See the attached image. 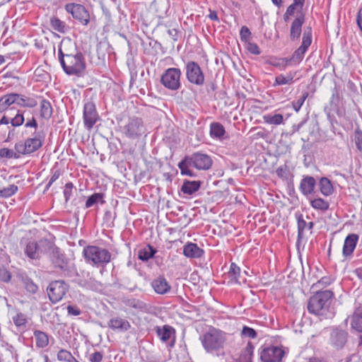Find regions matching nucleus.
<instances>
[{"label": "nucleus", "instance_id": "1", "mask_svg": "<svg viewBox=\"0 0 362 362\" xmlns=\"http://www.w3.org/2000/svg\"><path fill=\"white\" fill-rule=\"evenodd\" d=\"M58 58L66 74L77 77L83 74L86 67L85 59L70 39L61 42L58 47Z\"/></svg>", "mask_w": 362, "mask_h": 362}, {"label": "nucleus", "instance_id": "2", "mask_svg": "<svg viewBox=\"0 0 362 362\" xmlns=\"http://www.w3.org/2000/svg\"><path fill=\"white\" fill-rule=\"evenodd\" d=\"M332 291L325 290L317 292L312 296L308 303V310L309 313L318 316L320 319H326L333 315L330 308Z\"/></svg>", "mask_w": 362, "mask_h": 362}, {"label": "nucleus", "instance_id": "3", "mask_svg": "<svg viewBox=\"0 0 362 362\" xmlns=\"http://www.w3.org/2000/svg\"><path fill=\"white\" fill-rule=\"evenodd\" d=\"M226 340V333L214 327L210 328L200 337L202 345L206 352L216 356L224 355Z\"/></svg>", "mask_w": 362, "mask_h": 362}, {"label": "nucleus", "instance_id": "4", "mask_svg": "<svg viewBox=\"0 0 362 362\" xmlns=\"http://www.w3.org/2000/svg\"><path fill=\"white\" fill-rule=\"evenodd\" d=\"M83 256L87 264L95 267H105L111 261V253L107 249L95 245H88L83 248Z\"/></svg>", "mask_w": 362, "mask_h": 362}, {"label": "nucleus", "instance_id": "5", "mask_svg": "<svg viewBox=\"0 0 362 362\" xmlns=\"http://www.w3.org/2000/svg\"><path fill=\"white\" fill-rule=\"evenodd\" d=\"M181 71L178 68H168L160 77L161 84L170 90H177L181 87Z\"/></svg>", "mask_w": 362, "mask_h": 362}, {"label": "nucleus", "instance_id": "6", "mask_svg": "<svg viewBox=\"0 0 362 362\" xmlns=\"http://www.w3.org/2000/svg\"><path fill=\"white\" fill-rule=\"evenodd\" d=\"M69 286L64 281H54L47 287V294L49 300L56 303L60 301L68 291Z\"/></svg>", "mask_w": 362, "mask_h": 362}, {"label": "nucleus", "instance_id": "7", "mask_svg": "<svg viewBox=\"0 0 362 362\" xmlns=\"http://www.w3.org/2000/svg\"><path fill=\"white\" fill-rule=\"evenodd\" d=\"M123 134L129 139H136L144 133V127L141 119L131 118L122 129Z\"/></svg>", "mask_w": 362, "mask_h": 362}, {"label": "nucleus", "instance_id": "8", "mask_svg": "<svg viewBox=\"0 0 362 362\" xmlns=\"http://www.w3.org/2000/svg\"><path fill=\"white\" fill-rule=\"evenodd\" d=\"M186 76L194 84L200 86L204 82V76L199 64L194 62H188L186 64Z\"/></svg>", "mask_w": 362, "mask_h": 362}, {"label": "nucleus", "instance_id": "9", "mask_svg": "<svg viewBox=\"0 0 362 362\" xmlns=\"http://www.w3.org/2000/svg\"><path fill=\"white\" fill-rule=\"evenodd\" d=\"M65 9L83 25H86L90 22L89 13L83 6L78 4H67Z\"/></svg>", "mask_w": 362, "mask_h": 362}, {"label": "nucleus", "instance_id": "10", "mask_svg": "<svg viewBox=\"0 0 362 362\" xmlns=\"http://www.w3.org/2000/svg\"><path fill=\"white\" fill-rule=\"evenodd\" d=\"M83 118L84 127L88 130L91 129L98 121V115L93 102H87L84 104Z\"/></svg>", "mask_w": 362, "mask_h": 362}, {"label": "nucleus", "instance_id": "11", "mask_svg": "<svg viewBox=\"0 0 362 362\" xmlns=\"http://www.w3.org/2000/svg\"><path fill=\"white\" fill-rule=\"evenodd\" d=\"M284 355V351L278 346L264 348L260 353V358L263 362H280Z\"/></svg>", "mask_w": 362, "mask_h": 362}, {"label": "nucleus", "instance_id": "12", "mask_svg": "<svg viewBox=\"0 0 362 362\" xmlns=\"http://www.w3.org/2000/svg\"><path fill=\"white\" fill-rule=\"evenodd\" d=\"M312 43V29L310 27L305 28L303 34L302 44L294 52L293 59L298 61H301L304 57L305 53Z\"/></svg>", "mask_w": 362, "mask_h": 362}, {"label": "nucleus", "instance_id": "13", "mask_svg": "<svg viewBox=\"0 0 362 362\" xmlns=\"http://www.w3.org/2000/svg\"><path fill=\"white\" fill-rule=\"evenodd\" d=\"M189 164L198 170H208L212 165V160L206 154L196 153L189 158Z\"/></svg>", "mask_w": 362, "mask_h": 362}, {"label": "nucleus", "instance_id": "14", "mask_svg": "<svg viewBox=\"0 0 362 362\" xmlns=\"http://www.w3.org/2000/svg\"><path fill=\"white\" fill-rule=\"evenodd\" d=\"M43 136L37 133L33 138L28 139L25 141L23 148L21 151L24 154H29L36 151L42 145Z\"/></svg>", "mask_w": 362, "mask_h": 362}, {"label": "nucleus", "instance_id": "15", "mask_svg": "<svg viewBox=\"0 0 362 362\" xmlns=\"http://www.w3.org/2000/svg\"><path fill=\"white\" fill-rule=\"evenodd\" d=\"M347 332L342 329H334L330 334V343L336 349H341L346 342Z\"/></svg>", "mask_w": 362, "mask_h": 362}, {"label": "nucleus", "instance_id": "16", "mask_svg": "<svg viewBox=\"0 0 362 362\" xmlns=\"http://www.w3.org/2000/svg\"><path fill=\"white\" fill-rule=\"evenodd\" d=\"M304 21L305 16L302 13L297 16L292 21L290 29V38L291 40L295 41L299 39Z\"/></svg>", "mask_w": 362, "mask_h": 362}, {"label": "nucleus", "instance_id": "17", "mask_svg": "<svg viewBox=\"0 0 362 362\" xmlns=\"http://www.w3.org/2000/svg\"><path fill=\"white\" fill-rule=\"evenodd\" d=\"M107 326L115 332H125L131 328L129 322L120 317H112L107 322Z\"/></svg>", "mask_w": 362, "mask_h": 362}, {"label": "nucleus", "instance_id": "18", "mask_svg": "<svg viewBox=\"0 0 362 362\" xmlns=\"http://www.w3.org/2000/svg\"><path fill=\"white\" fill-rule=\"evenodd\" d=\"M358 240V235L355 233L349 234L344 243L342 254L345 257L351 256L357 245Z\"/></svg>", "mask_w": 362, "mask_h": 362}, {"label": "nucleus", "instance_id": "19", "mask_svg": "<svg viewBox=\"0 0 362 362\" xmlns=\"http://www.w3.org/2000/svg\"><path fill=\"white\" fill-rule=\"evenodd\" d=\"M204 251L196 243H187L183 246V255L188 258H199L203 256Z\"/></svg>", "mask_w": 362, "mask_h": 362}, {"label": "nucleus", "instance_id": "20", "mask_svg": "<svg viewBox=\"0 0 362 362\" xmlns=\"http://www.w3.org/2000/svg\"><path fill=\"white\" fill-rule=\"evenodd\" d=\"M151 286L156 293L163 295L168 293L171 288L168 281L163 276H158L153 280Z\"/></svg>", "mask_w": 362, "mask_h": 362}, {"label": "nucleus", "instance_id": "21", "mask_svg": "<svg viewBox=\"0 0 362 362\" xmlns=\"http://www.w3.org/2000/svg\"><path fill=\"white\" fill-rule=\"evenodd\" d=\"M315 185L316 182L313 177L306 176L300 182V189L303 194L307 196L313 192Z\"/></svg>", "mask_w": 362, "mask_h": 362}, {"label": "nucleus", "instance_id": "22", "mask_svg": "<svg viewBox=\"0 0 362 362\" xmlns=\"http://www.w3.org/2000/svg\"><path fill=\"white\" fill-rule=\"evenodd\" d=\"M296 72H288L286 75L279 74L276 76L274 82L272 84L273 87L283 85H291L294 83V77Z\"/></svg>", "mask_w": 362, "mask_h": 362}, {"label": "nucleus", "instance_id": "23", "mask_svg": "<svg viewBox=\"0 0 362 362\" xmlns=\"http://www.w3.org/2000/svg\"><path fill=\"white\" fill-rule=\"evenodd\" d=\"M16 105L23 107H35L37 105V100L24 95L16 93Z\"/></svg>", "mask_w": 362, "mask_h": 362}, {"label": "nucleus", "instance_id": "24", "mask_svg": "<svg viewBox=\"0 0 362 362\" xmlns=\"http://www.w3.org/2000/svg\"><path fill=\"white\" fill-rule=\"evenodd\" d=\"M33 336L35 341V346L39 349H43L49 344V337L47 334L40 330L34 331Z\"/></svg>", "mask_w": 362, "mask_h": 362}, {"label": "nucleus", "instance_id": "25", "mask_svg": "<svg viewBox=\"0 0 362 362\" xmlns=\"http://www.w3.org/2000/svg\"><path fill=\"white\" fill-rule=\"evenodd\" d=\"M126 305L128 306L129 308H134L137 312L147 313L148 311V308L147 305L144 302L139 299H128L126 301Z\"/></svg>", "mask_w": 362, "mask_h": 362}, {"label": "nucleus", "instance_id": "26", "mask_svg": "<svg viewBox=\"0 0 362 362\" xmlns=\"http://www.w3.org/2000/svg\"><path fill=\"white\" fill-rule=\"evenodd\" d=\"M16 104V93H10L0 98V112L6 110L11 105Z\"/></svg>", "mask_w": 362, "mask_h": 362}, {"label": "nucleus", "instance_id": "27", "mask_svg": "<svg viewBox=\"0 0 362 362\" xmlns=\"http://www.w3.org/2000/svg\"><path fill=\"white\" fill-rule=\"evenodd\" d=\"M319 187L320 192L326 197L331 195L333 193L334 188L331 181L327 177H322L319 182Z\"/></svg>", "mask_w": 362, "mask_h": 362}, {"label": "nucleus", "instance_id": "28", "mask_svg": "<svg viewBox=\"0 0 362 362\" xmlns=\"http://www.w3.org/2000/svg\"><path fill=\"white\" fill-rule=\"evenodd\" d=\"M200 188L199 181H185L182 185L181 190L184 194L191 195L197 192Z\"/></svg>", "mask_w": 362, "mask_h": 362}, {"label": "nucleus", "instance_id": "29", "mask_svg": "<svg viewBox=\"0 0 362 362\" xmlns=\"http://www.w3.org/2000/svg\"><path fill=\"white\" fill-rule=\"evenodd\" d=\"M174 331V329L169 325H164L163 327H157L156 328L157 335L163 342L170 339L172 332Z\"/></svg>", "mask_w": 362, "mask_h": 362}, {"label": "nucleus", "instance_id": "30", "mask_svg": "<svg viewBox=\"0 0 362 362\" xmlns=\"http://www.w3.org/2000/svg\"><path fill=\"white\" fill-rule=\"evenodd\" d=\"M264 122L268 124L280 125L284 124V116L281 114H267L263 116Z\"/></svg>", "mask_w": 362, "mask_h": 362}, {"label": "nucleus", "instance_id": "31", "mask_svg": "<svg viewBox=\"0 0 362 362\" xmlns=\"http://www.w3.org/2000/svg\"><path fill=\"white\" fill-rule=\"evenodd\" d=\"M351 325L353 329L362 332V309H357L351 318Z\"/></svg>", "mask_w": 362, "mask_h": 362}, {"label": "nucleus", "instance_id": "32", "mask_svg": "<svg viewBox=\"0 0 362 362\" xmlns=\"http://www.w3.org/2000/svg\"><path fill=\"white\" fill-rule=\"evenodd\" d=\"M224 127L218 122H213L210 125V135L212 138L221 139L225 134Z\"/></svg>", "mask_w": 362, "mask_h": 362}, {"label": "nucleus", "instance_id": "33", "mask_svg": "<svg viewBox=\"0 0 362 362\" xmlns=\"http://www.w3.org/2000/svg\"><path fill=\"white\" fill-rule=\"evenodd\" d=\"M50 25L53 30L60 33H65L69 28L66 23L61 21L57 17H52L50 18Z\"/></svg>", "mask_w": 362, "mask_h": 362}, {"label": "nucleus", "instance_id": "34", "mask_svg": "<svg viewBox=\"0 0 362 362\" xmlns=\"http://www.w3.org/2000/svg\"><path fill=\"white\" fill-rule=\"evenodd\" d=\"M156 250L150 245H146L139 251L138 257L139 259L145 262L153 257Z\"/></svg>", "mask_w": 362, "mask_h": 362}, {"label": "nucleus", "instance_id": "35", "mask_svg": "<svg viewBox=\"0 0 362 362\" xmlns=\"http://www.w3.org/2000/svg\"><path fill=\"white\" fill-rule=\"evenodd\" d=\"M25 253L30 259H37L39 257V248L35 242H29L25 250Z\"/></svg>", "mask_w": 362, "mask_h": 362}, {"label": "nucleus", "instance_id": "36", "mask_svg": "<svg viewBox=\"0 0 362 362\" xmlns=\"http://www.w3.org/2000/svg\"><path fill=\"white\" fill-rule=\"evenodd\" d=\"M310 204L313 209L323 211H327L329 206V202L322 198L310 199Z\"/></svg>", "mask_w": 362, "mask_h": 362}, {"label": "nucleus", "instance_id": "37", "mask_svg": "<svg viewBox=\"0 0 362 362\" xmlns=\"http://www.w3.org/2000/svg\"><path fill=\"white\" fill-rule=\"evenodd\" d=\"M52 114V107L50 103L43 99L40 103V116L46 119H49Z\"/></svg>", "mask_w": 362, "mask_h": 362}, {"label": "nucleus", "instance_id": "38", "mask_svg": "<svg viewBox=\"0 0 362 362\" xmlns=\"http://www.w3.org/2000/svg\"><path fill=\"white\" fill-rule=\"evenodd\" d=\"M98 203L102 204L105 203L103 193H94L90 196L86 202V208H90Z\"/></svg>", "mask_w": 362, "mask_h": 362}, {"label": "nucleus", "instance_id": "39", "mask_svg": "<svg viewBox=\"0 0 362 362\" xmlns=\"http://www.w3.org/2000/svg\"><path fill=\"white\" fill-rule=\"evenodd\" d=\"M227 275L231 281L238 283L240 276V268L236 264L231 263Z\"/></svg>", "mask_w": 362, "mask_h": 362}, {"label": "nucleus", "instance_id": "40", "mask_svg": "<svg viewBox=\"0 0 362 362\" xmlns=\"http://www.w3.org/2000/svg\"><path fill=\"white\" fill-rule=\"evenodd\" d=\"M18 187L15 185H10L6 187L0 188V198H9L18 192Z\"/></svg>", "mask_w": 362, "mask_h": 362}, {"label": "nucleus", "instance_id": "41", "mask_svg": "<svg viewBox=\"0 0 362 362\" xmlns=\"http://www.w3.org/2000/svg\"><path fill=\"white\" fill-rule=\"evenodd\" d=\"M189 159L187 160H182L178 163V168L180 170L181 174L183 175H187L189 177L194 176V173L189 169Z\"/></svg>", "mask_w": 362, "mask_h": 362}, {"label": "nucleus", "instance_id": "42", "mask_svg": "<svg viewBox=\"0 0 362 362\" xmlns=\"http://www.w3.org/2000/svg\"><path fill=\"white\" fill-rule=\"evenodd\" d=\"M297 218V225H298V236L300 238L303 235V232L305 230L308 223L303 219V216L302 214L296 215Z\"/></svg>", "mask_w": 362, "mask_h": 362}, {"label": "nucleus", "instance_id": "43", "mask_svg": "<svg viewBox=\"0 0 362 362\" xmlns=\"http://www.w3.org/2000/svg\"><path fill=\"white\" fill-rule=\"evenodd\" d=\"M276 174L282 180H288L290 175L289 168L286 165H281L276 170Z\"/></svg>", "mask_w": 362, "mask_h": 362}, {"label": "nucleus", "instance_id": "44", "mask_svg": "<svg viewBox=\"0 0 362 362\" xmlns=\"http://www.w3.org/2000/svg\"><path fill=\"white\" fill-rule=\"evenodd\" d=\"M308 96V93L305 91L298 100L292 102V107L296 112H299Z\"/></svg>", "mask_w": 362, "mask_h": 362}, {"label": "nucleus", "instance_id": "45", "mask_svg": "<svg viewBox=\"0 0 362 362\" xmlns=\"http://www.w3.org/2000/svg\"><path fill=\"white\" fill-rule=\"evenodd\" d=\"M14 325L18 327H24L27 323V319L24 314L19 313L13 317Z\"/></svg>", "mask_w": 362, "mask_h": 362}, {"label": "nucleus", "instance_id": "46", "mask_svg": "<svg viewBox=\"0 0 362 362\" xmlns=\"http://www.w3.org/2000/svg\"><path fill=\"white\" fill-rule=\"evenodd\" d=\"M24 121L23 113L18 110L16 116L11 119V124L13 127H20L23 124Z\"/></svg>", "mask_w": 362, "mask_h": 362}, {"label": "nucleus", "instance_id": "47", "mask_svg": "<svg viewBox=\"0 0 362 362\" xmlns=\"http://www.w3.org/2000/svg\"><path fill=\"white\" fill-rule=\"evenodd\" d=\"M251 32L247 26H242L240 30V37L245 44L250 42Z\"/></svg>", "mask_w": 362, "mask_h": 362}, {"label": "nucleus", "instance_id": "48", "mask_svg": "<svg viewBox=\"0 0 362 362\" xmlns=\"http://www.w3.org/2000/svg\"><path fill=\"white\" fill-rule=\"evenodd\" d=\"M245 47L247 50L252 54L259 55L261 53V50L259 46L256 43L251 41L245 43Z\"/></svg>", "mask_w": 362, "mask_h": 362}, {"label": "nucleus", "instance_id": "49", "mask_svg": "<svg viewBox=\"0 0 362 362\" xmlns=\"http://www.w3.org/2000/svg\"><path fill=\"white\" fill-rule=\"evenodd\" d=\"M241 335L250 339H255L257 337V332L254 329L247 326H244L241 331Z\"/></svg>", "mask_w": 362, "mask_h": 362}, {"label": "nucleus", "instance_id": "50", "mask_svg": "<svg viewBox=\"0 0 362 362\" xmlns=\"http://www.w3.org/2000/svg\"><path fill=\"white\" fill-rule=\"evenodd\" d=\"M341 99V91L340 88L335 86L334 89L332 90L331 103L332 104L338 105Z\"/></svg>", "mask_w": 362, "mask_h": 362}, {"label": "nucleus", "instance_id": "51", "mask_svg": "<svg viewBox=\"0 0 362 362\" xmlns=\"http://www.w3.org/2000/svg\"><path fill=\"white\" fill-rule=\"evenodd\" d=\"M25 288L27 291L30 293H35L37 292L38 287L34 284V282L30 279H25L24 281Z\"/></svg>", "mask_w": 362, "mask_h": 362}, {"label": "nucleus", "instance_id": "52", "mask_svg": "<svg viewBox=\"0 0 362 362\" xmlns=\"http://www.w3.org/2000/svg\"><path fill=\"white\" fill-rule=\"evenodd\" d=\"M74 188V185L72 182H67L64 186V196L66 202H68L71 195H72V190Z\"/></svg>", "mask_w": 362, "mask_h": 362}, {"label": "nucleus", "instance_id": "53", "mask_svg": "<svg viewBox=\"0 0 362 362\" xmlns=\"http://www.w3.org/2000/svg\"><path fill=\"white\" fill-rule=\"evenodd\" d=\"M354 141L357 148L362 151V132L357 129L354 133Z\"/></svg>", "mask_w": 362, "mask_h": 362}, {"label": "nucleus", "instance_id": "54", "mask_svg": "<svg viewBox=\"0 0 362 362\" xmlns=\"http://www.w3.org/2000/svg\"><path fill=\"white\" fill-rule=\"evenodd\" d=\"M11 275L10 272L4 267H0V281L8 282L10 281Z\"/></svg>", "mask_w": 362, "mask_h": 362}, {"label": "nucleus", "instance_id": "55", "mask_svg": "<svg viewBox=\"0 0 362 362\" xmlns=\"http://www.w3.org/2000/svg\"><path fill=\"white\" fill-rule=\"evenodd\" d=\"M68 314L73 316H78L81 314V310L76 305H69L66 308Z\"/></svg>", "mask_w": 362, "mask_h": 362}, {"label": "nucleus", "instance_id": "56", "mask_svg": "<svg viewBox=\"0 0 362 362\" xmlns=\"http://www.w3.org/2000/svg\"><path fill=\"white\" fill-rule=\"evenodd\" d=\"M103 356L101 352L97 351L90 355L89 360L90 362H100Z\"/></svg>", "mask_w": 362, "mask_h": 362}, {"label": "nucleus", "instance_id": "57", "mask_svg": "<svg viewBox=\"0 0 362 362\" xmlns=\"http://www.w3.org/2000/svg\"><path fill=\"white\" fill-rule=\"evenodd\" d=\"M60 172L59 170H55L52 173V175L49 180V182L47 185L46 188L48 189L50 186L59 177Z\"/></svg>", "mask_w": 362, "mask_h": 362}, {"label": "nucleus", "instance_id": "58", "mask_svg": "<svg viewBox=\"0 0 362 362\" xmlns=\"http://www.w3.org/2000/svg\"><path fill=\"white\" fill-rule=\"evenodd\" d=\"M298 6H300L299 3H296L295 1L293 2L286 9V12H287V14L293 16L295 11L296 9V7Z\"/></svg>", "mask_w": 362, "mask_h": 362}, {"label": "nucleus", "instance_id": "59", "mask_svg": "<svg viewBox=\"0 0 362 362\" xmlns=\"http://www.w3.org/2000/svg\"><path fill=\"white\" fill-rule=\"evenodd\" d=\"M356 23L361 31L362 32V6L359 8L357 13Z\"/></svg>", "mask_w": 362, "mask_h": 362}, {"label": "nucleus", "instance_id": "60", "mask_svg": "<svg viewBox=\"0 0 362 362\" xmlns=\"http://www.w3.org/2000/svg\"><path fill=\"white\" fill-rule=\"evenodd\" d=\"M253 349H254V347H253L252 343L249 341L247 344V346L245 347V353L249 356V358H250V357L252 355Z\"/></svg>", "mask_w": 362, "mask_h": 362}, {"label": "nucleus", "instance_id": "61", "mask_svg": "<svg viewBox=\"0 0 362 362\" xmlns=\"http://www.w3.org/2000/svg\"><path fill=\"white\" fill-rule=\"evenodd\" d=\"M168 34L174 41L177 40V30L176 29L168 30Z\"/></svg>", "mask_w": 362, "mask_h": 362}, {"label": "nucleus", "instance_id": "62", "mask_svg": "<svg viewBox=\"0 0 362 362\" xmlns=\"http://www.w3.org/2000/svg\"><path fill=\"white\" fill-rule=\"evenodd\" d=\"M25 127H34V128H37V122L36 120L35 119L34 117L32 118V119L28 121L25 124Z\"/></svg>", "mask_w": 362, "mask_h": 362}, {"label": "nucleus", "instance_id": "63", "mask_svg": "<svg viewBox=\"0 0 362 362\" xmlns=\"http://www.w3.org/2000/svg\"><path fill=\"white\" fill-rule=\"evenodd\" d=\"M0 155L1 156H6L8 158H11L12 155V151L6 148H3L0 150Z\"/></svg>", "mask_w": 362, "mask_h": 362}, {"label": "nucleus", "instance_id": "64", "mask_svg": "<svg viewBox=\"0 0 362 362\" xmlns=\"http://www.w3.org/2000/svg\"><path fill=\"white\" fill-rule=\"evenodd\" d=\"M305 120H303L302 122H300L299 124H298L297 125H293V132H299L300 129L302 128V127L305 124Z\"/></svg>", "mask_w": 362, "mask_h": 362}]
</instances>
